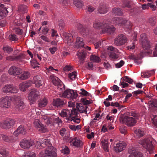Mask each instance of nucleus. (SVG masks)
I'll list each match as a JSON object with an SVG mask.
<instances>
[{
	"label": "nucleus",
	"mask_w": 157,
	"mask_h": 157,
	"mask_svg": "<svg viewBox=\"0 0 157 157\" xmlns=\"http://www.w3.org/2000/svg\"><path fill=\"white\" fill-rule=\"evenodd\" d=\"M77 75V73L75 71H74L68 74L69 78L71 80H75Z\"/></svg>",
	"instance_id": "nucleus-45"
},
{
	"label": "nucleus",
	"mask_w": 157,
	"mask_h": 157,
	"mask_svg": "<svg viewBox=\"0 0 157 157\" xmlns=\"http://www.w3.org/2000/svg\"><path fill=\"white\" fill-rule=\"evenodd\" d=\"M77 55L79 59V63L82 64L84 62V59L86 58V52L84 50L78 52L77 53Z\"/></svg>",
	"instance_id": "nucleus-20"
},
{
	"label": "nucleus",
	"mask_w": 157,
	"mask_h": 157,
	"mask_svg": "<svg viewBox=\"0 0 157 157\" xmlns=\"http://www.w3.org/2000/svg\"><path fill=\"white\" fill-rule=\"evenodd\" d=\"M2 138V139L5 142H9L11 139V137L8 136L3 134L0 135V139Z\"/></svg>",
	"instance_id": "nucleus-43"
},
{
	"label": "nucleus",
	"mask_w": 157,
	"mask_h": 157,
	"mask_svg": "<svg viewBox=\"0 0 157 157\" xmlns=\"http://www.w3.org/2000/svg\"><path fill=\"white\" fill-rule=\"evenodd\" d=\"M15 104L17 109L21 110L24 108V103L23 99L20 96H16L14 97Z\"/></svg>",
	"instance_id": "nucleus-9"
},
{
	"label": "nucleus",
	"mask_w": 157,
	"mask_h": 157,
	"mask_svg": "<svg viewBox=\"0 0 157 157\" xmlns=\"http://www.w3.org/2000/svg\"><path fill=\"white\" fill-rule=\"evenodd\" d=\"M148 105L149 108H157V100L155 99H151L149 101Z\"/></svg>",
	"instance_id": "nucleus-28"
},
{
	"label": "nucleus",
	"mask_w": 157,
	"mask_h": 157,
	"mask_svg": "<svg viewBox=\"0 0 157 157\" xmlns=\"http://www.w3.org/2000/svg\"><path fill=\"white\" fill-rule=\"evenodd\" d=\"M142 155L139 152H132L131 153L128 157H140Z\"/></svg>",
	"instance_id": "nucleus-51"
},
{
	"label": "nucleus",
	"mask_w": 157,
	"mask_h": 157,
	"mask_svg": "<svg viewBox=\"0 0 157 157\" xmlns=\"http://www.w3.org/2000/svg\"><path fill=\"white\" fill-rule=\"evenodd\" d=\"M105 23L101 22L99 21H96L93 23V27L96 29H103L104 24Z\"/></svg>",
	"instance_id": "nucleus-26"
},
{
	"label": "nucleus",
	"mask_w": 157,
	"mask_h": 157,
	"mask_svg": "<svg viewBox=\"0 0 157 157\" xmlns=\"http://www.w3.org/2000/svg\"><path fill=\"white\" fill-rule=\"evenodd\" d=\"M70 120H71V121H73V122L77 124L79 123L80 122V119L79 118H77L76 117L71 118Z\"/></svg>",
	"instance_id": "nucleus-63"
},
{
	"label": "nucleus",
	"mask_w": 157,
	"mask_h": 157,
	"mask_svg": "<svg viewBox=\"0 0 157 157\" xmlns=\"http://www.w3.org/2000/svg\"><path fill=\"white\" fill-rule=\"evenodd\" d=\"M8 71L10 75L15 76L19 75L21 72V70L18 68L12 66L9 69Z\"/></svg>",
	"instance_id": "nucleus-14"
},
{
	"label": "nucleus",
	"mask_w": 157,
	"mask_h": 157,
	"mask_svg": "<svg viewBox=\"0 0 157 157\" xmlns=\"http://www.w3.org/2000/svg\"><path fill=\"white\" fill-rule=\"evenodd\" d=\"M134 132L138 137H142L144 134V132L141 129H137Z\"/></svg>",
	"instance_id": "nucleus-44"
},
{
	"label": "nucleus",
	"mask_w": 157,
	"mask_h": 157,
	"mask_svg": "<svg viewBox=\"0 0 157 157\" xmlns=\"http://www.w3.org/2000/svg\"><path fill=\"white\" fill-rule=\"evenodd\" d=\"M30 74L28 72H24L21 75L17 76V78L22 80H25L30 77Z\"/></svg>",
	"instance_id": "nucleus-29"
},
{
	"label": "nucleus",
	"mask_w": 157,
	"mask_h": 157,
	"mask_svg": "<svg viewBox=\"0 0 157 157\" xmlns=\"http://www.w3.org/2000/svg\"><path fill=\"white\" fill-rule=\"evenodd\" d=\"M71 144L77 147H80L83 145L82 142L80 140L74 138L72 139L70 141Z\"/></svg>",
	"instance_id": "nucleus-19"
},
{
	"label": "nucleus",
	"mask_w": 157,
	"mask_h": 157,
	"mask_svg": "<svg viewBox=\"0 0 157 157\" xmlns=\"http://www.w3.org/2000/svg\"><path fill=\"white\" fill-rule=\"evenodd\" d=\"M78 114L77 111L76 109L73 108L72 110L70 111V113H69V120L71 118L77 117Z\"/></svg>",
	"instance_id": "nucleus-31"
},
{
	"label": "nucleus",
	"mask_w": 157,
	"mask_h": 157,
	"mask_svg": "<svg viewBox=\"0 0 157 157\" xmlns=\"http://www.w3.org/2000/svg\"><path fill=\"white\" fill-rule=\"evenodd\" d=\"M32 84V81H26L20 83L19 85V87L21 91L24 92L25 91L26 88L30 86Z\"/></svg>",
	"instance_id": "nucleus-16"
},
{
	"label": "nucleus",
	"mask_w": 157,
	"mask_h": 157,
	"mask_svg": "<svg viewBox=\"0 0 157 157\" xmlns=\"http://www.w3.org/2000/svg\"><path fill=\"white\" fill-rule=\"evenodd\" d=\"M9 154L8 151L5 149H0V154L4 157L7 156Z\"/></svg>",
	"instance_id": "nucleus-46"
},
{
	"label": "nucleus",
	"mask_w": 157,
	"mask_h": 157,
	"mask_svg": "<svg viewBox=\"0 0 157 157\" xmlns=\"http://www.w3.org/2000/svg\"><path fill=\"white\" fill-rule=\"evenodd\" d=\"M9 39L11 41H15L17 39L16 35L12 34L9 35Z\"/></svg>",
	"instance_id": "nucleus-57"
},
{
	"label": "nucleus",
	"mask_w": 157,
	"mask_h": 157,
	"mask_svg": "<svg viewBox=\"0 0 157 157\" xmlns=\"http://www.w3.org/2000/svg\"><path fill=\"white\" fill-rule=\"evenodd\" d=\"M41 119L43 122L45 123L47 125L51 124H52V118L47 115L43 116Z\"/></svg>",
	"instance_id": "nucleus-24"
},
{
	"label": "nucleus",
	"mask_w": 157,
	"mask_h": 157,
	"mask_svg": "<svg viewBox=\"0 0 157 157\" xmlns=\"http://www.w3.org/2000/svg\"><path fill=\"white\" fill-rule=\"evenodd\" d=\"M73 36L71 34L68 33L66 34L65 36V40L67 41V43L69 45L73 42Z\"/></svg>",
	"instance_id": "nucleus-35"
},
{
	"label": "nucleus",
	"mask_w": 157,
	"mask_h": 157,
	"mask_svg": "<svg viewBox=\"0 0 157 157\" xmlns=\"http://www.w3.org/2000/svg\"><path fill=\"white\" fill-rule=\"evenodd\" d=\"M76 45L78 47H82L84 45V42L82 38L77 37L76 39Z\"/></svg>",
	"instance_id": "nucleus-32"
},
{
	"label": "nucleus",
	"mask_w": 157,
	"mask_h": 157,
	"mask_svg": "<svg viewBox=\"0 0 157 157\" xmlns=\"http://www.w3.org/2000/svg\"><path fill=\"white\" fill-rule=\"evenodd\" d=\"M115 28L113 25H109L107 24H105L104 25L102 32L105 33H107L109 34L113 33L115 30Z\"/></svg>",
	"instance_id": "nucleus-17"
},
{
	"label": "nucleus",
	"mask_w": 157,
	"mask_h": 157,
	"mask_svg": "<svg viewBox=\"0 0 157 157\" xmlns=\"http://www.w3.org/2000/svg\"><path fill=\"white\" fill-rule=\"evenodd\" d=\"M40 94L39 91L35 90H32L28 96L30 104L34 103L40 98Z\"/></svg>",
	"instance_id": "nucleus-5"
},
{
	"label": "nucleus",
	"mask_w": 157,
	"mask_h": 157,
	"mask_svg": "<svg viewBox=\"0 0 157 157\" xmlns=\"http://www.w3.org/2000/svg\"><path fill=\"white\" fill-rule=\"evenodd\" d=\"M50 78L52 80L53 83L54 85L56 86H60L62 85L63 86V88H58L59 90H60L64 89V85L59 78L53 75H51Z\"/></svg>",
	"instance_id": "nucleus-11"
},
{
	"label": "nucleus",
	"mask_w": 157,
	"mask_h": 157,
	"mask_svg": "<svg viewBox=\"0 0 157 157\" xmlns=\"http://www.w3.org/2000/svg\"><path fill=\"white\" fill-rule=\"evenodd\" d=\"M85 105H83L81 104L77 105V108L80 113H85Z\"/></svg>",
	"instance_id": "nucleus-42"
},
{
	"label": "nucleus",
	"mask_w": 157,
	"mask_h": 157,
	"mask_svg": "<svg viewBox=\"0 0 157 157\" xmlns=\"http://www.w3.org/2000/svg\"><path fill=\"white\" fill-rule=\"evenodd\" d=\"M120 120L121 123L129 127L134 126L137 122V121L133 117L127 115L121 117Z\"/></svg>",
	"instance_id": "nucleus-1"
},
{
	"label": "nucleus",
	"mask_w": 157,
	"mask_h": 157,
	"mask_svg": "<svg viewBox=\"0 0 157 157\" xmlns=\"http://www.w3.org/2000/svg\"><path fill=\"white\" fill-rule=\"evenodd\" d=\"M62 152L64 154H68L69 153V149L68 147L67 146H65L63 147V148L62 149Z\"/></svg>",
	"instance_id": "nucleus-55"
},
{
	"label": "nucleus",
	"mask_w": 157,
	"mask_h": 157,
	"mask_svg": "<svg viewBox=\"0 0 157 157\" xmlns=\"http://www.w3.org/2000/svg\"><path fill=\"white\" fill-rule=\"evenodd\" d=\"M33 124L35 127L38 129L42 124L40 123L38 120L36 119L34 121Z\"/></svg>",
	"instance_id": "nucleus-48"
},
{
	"label": "nucleus",
	"mask_w": 157,
	"mask_h": 157,
	"mask_svg": "<svg viewBox=\"0 0 157 157\" xmlns=\"http://www.w3.org/2000/svg\"><path fill=\"white\" fill-rule=\"evenodd\" d=\"M127 114L129 116H132L133 117V118L135 119L137 121L139 119V114L136 113L135 112H128Z\"/></svg>",
	"instance_id": "nucleus-41"
},
{
	"label": "nucleus",
	"mask_w": 157,
	"mask_h": 157,
	"mask_svg": "<svg viewBox=\"0 0 157 157\" xmlns=\"http://www.w3.org/2000/svg\"><path fill=\"white\" fill-rule=\"evenodd\" d=\"M124 63V62L122 60H121L120 62L117 63L115 65L116 67L117 68H119L121 67Z\"/></svg>",
	"instance_id": "nucleus-59"
},
{
	"label": "nucleus",
	"mask_w": 157,
	"mask_h": 157,
	"mask_svg": "<svg viewBox=\"0 0 157 157\" xmlns=\"http://www.w3.org/2000/svg\"><path fill=\"white\" fill-rule=\"evenodd\" d=\"M112 13L114 15L118 16H121L123 13L121 10L120 8H114L112 9Z\"/></svg>",
	"instance_id": "nucleus-30"
},
{
	"label": "nucleus",
	"mask_w": 157,
	"mask_h": 157,
	"mask_svg": "<svg viewBox=\"0 0 157 157\" xmlns=\"http://www.w3.org/2000/svg\"><path fill=\"white\" fill-rule=\"evenodd\" d=\"M78 96L76 91L70 89L65 90L63 93L62 97L69 99L71 100L76 99Z\"/></svg>",
	"instance_id": "nucleus-3"
},
{
	"label": "nucleus",
	"mask_w": 157,
	"mask_h": 157,
	"mask_svg": "<svg viewBox=\"0 0 157 157\" xmlns=\"http://www.w3.org/2000/svg\"><path fill=\"white\" fill-rule=\"evenodd\" d=\"M13 120H10L8 122H2L1 123L0 126L1 127L5 129H9L13 125Z\"/></svg>",
	"instance_id": "nucleus-23"
},
{
	"label": "nucleus",
	"mask_w": 157,
	"mask_h": 157,
	"mask_svg": "<svg viewBox=\"0 0 157 157\" xmlns=\"http://www.w3.org/2000/svg\"><path fill=\"white\" fill-rule=\"evenodd\" d=\"M140 41L142 44V46L145 49H148L150 47V43L147 39V36L145 34L141 35Z\"/></svg>",
	"instance_id": "nucleus-7"
},
{
	"label": "nucleus",
	"mask_w": 157,
	"mask_h": 157,
	"mask_svg": "<svg viewBox=\"0 0 157 157\" xmlns=\"http://www.w3.org/2000/svg\"><path fill=\"white\" fill-rule=\"evenodd\" d=\"M123 19L118 17H115L113 18V23L117 25H121L123 24Z\"/></svg>",
	"instance_id": "nucleus-27"
},
{
	"label": "nucleus",
	"mask_w": 157,
	"mask_h": 157,
	"mask_svg": "<svg viewBox=\"0 0 157 157\" xmlns=\"http://www.w3.org/2000/svg\"><path fill=\"white\" fill-rule=\"evenodd\" d=\"M2 91L5 93H16L17 92L18 89L17 87L11 85L7 84L2 88Z\"/></svg>",
	"instance_id": "nucleus-8"
},
{
	"label": "nucleus",
	"mask_w": 157,
	"mask_h": 157,
	"mask_svg": "<svg viewBox=\"0 0 157 157\" xmlns=\"http://www.w3.org/2000/svg\"><path fill=\"white\" fill-rule=\"evenodd\" d=\"M101 143L104 150L106 152H109V150L108 149V141L104 139L102 140Z\"/></svg>",
	"instance_id": "nucleus-36"
},
{
	"label": "nucleus",
	"mask_w": 157,
	"mask_h": 157,
	"mask_svg": "<svg viewBox=\"0 0 157 157\" xmlns=\"http://www.w3.org/2000/svg\"><path fill=\"white\" fill-rule=\"evenodd\" d=\"M108 10V8L107 7L105 4L100 3L98 6L97 11L100 14L106 13Z\"/></svg>",
	"instance_id": "nucleus-18"
},
{
	"label": "nucleus",
	"mask_w": 157,
	"mask_h": 157,
	"mask_svg": "<svg viewBox=\"0 0 157 157\" xmlns=\"http://www.w3.org/2000/svg\"><path fill=\"white\" fill-rule=\"evenodd\" d=\"M26 133V130L24 127L22 125L20 126L17 128V130L13 132V134L16 136H17L19 134H21L25 135Z\"/></svg>",
	"instance_id": "nucleus-22"
},
{
	"label": "nucleus",
	"mask_w": 157,
	"mask_h": 157,
	"mask_svg": "<svg viewBox=\"0 0 157 157\" xmlns=\"http://www.w3.org/2000/svg\"><path fill=\"white\" fill-rule=\"evenodd\" d=\"M74 4L78 8H81L83 5V3L80 0H74Z\"/></svg>",
	"instance_id": "nucleus-40"
},
{
	"label": "nucleus",
	"mask_w": 157,
	"mask_h": 157,
	"mask_svg": "<svg viewBox=\"0 0 157 157\" xmlns=\"http://www.w3.org/2000/svg\"><path fill=\"white\" fill-rule=\"evenodd\" d=\"M70 113V110L67 109H64L62 110L61 113H59L60 115L62 117H65L66 118L69 120L68 114Z\"/></svg>",
	"instance_id": "nucleus-33"
},
{
	"label": "nucleus",
	"mask_w": 157,
	"mask_h": 157,
	"mask_svg": "<svg viewBox=\"0 0 157 157\" xmlns=\"http://www.w3.org/2000/svg\"><path fill=\"white\" fill-rule=\"evenodd\" d=\"M154 70L151 71H145L144 73H141V76L144 78H148L150 77L151 75L154 73Z\"/></svg>",
	"instance_id": "nucleus-37"
},
{
	"label": "nucleus",
	"mask_w": 157,
	"mask_h": 157,
	"mask_svg": "<svg viewBox=\"0 0 157 157\" xmlns=\"http://www.w3.org/2000/svg\"><path fill=\"white\" fill-rule=\"evenodd\" d=\"M120 132L124 134H126L127 132L126 128L124 126H121L120 128Z\"/></svg>",
	"instance_id": "nucleus-61"
},
{
	"label": "nucleus",
	"mask_w": 157,
	"mask_h": 157,
	"mask_svg": "<svg viewBox=\"0 0 157 157\" xmlns=\"http://www.w3.org/2000/svg\"><path fill=\"white\" fill-rule=\"evenodd\" d=\"M48 103V101L46 98L41 99L39 101L38 106L40 108H42L46 106Z\"/></svg>",
	"instance_id": "nucleus-34"
},
{
	"label": "nucleus",
	"mask_w": 157,
	"mask_h": 157,
	"mask_svg": "<svg viewBox=\"0 0 157 157\" xmlns=\"http://www.w3.org/2000/svg\"><path fill=\"white\" fill-rule=\"evenodd\" d=\"M20 144L22 148L27 149L29 148L33 145V142L26 139H24L21 140Z\"/></svg>",
	"instance_id": "nucleus-13"
},
{
	"label": "nucleus",
	"mask_w": 157,
	"mask_h": 157,
	"mask_svg": "<svg viewBox=\"0 0 157 157\" xmlns=\"http://www.w3.org/2000/svg\"><path fill=\"white\" fill-rule=\"evenodd\" d=\"M38 130L42 132H45L48 131V129L46 127V126H44V125L42 124L40 127L38 129Z\"/></svg>",
	"instance_id": "nucleus-50"
},
{
	"label": "nucleus",
	"mask_w": 157,
	"mask_h": 157,
	"mask_svg": "<svg viewBox=\"0 0 157 157\" xmlns=\"http://www.w3.org/2000/svg\"><path fill=\"white\" fill-rule=\"evenodd\" d=\"M152 123L156 127H157V118L156 115L153 116V117L151 118Z\"/></svg>",
	"instance_id": "nucleus-56"
},
{
	"label": "nucleus",
	"mask_w": 157,
	"mask_h": 157,
	"mask_svg": "<svg viewBox=\"0 0 157 157\" xmlns=\"http://www.w3.org/2000/svg\"><path fill=\"white\" fill-rule=\"evenodd\" d=\"M128 39L126 36L122 34H119L115 39L114 44L116 46H121L124 44Z\"/></svg>",
	"instance_id": "nucleus-6"
},
{
	"label": "nucleus",
	"mask_w": 157,
	"mask_h": 157,
	"mask_svg": "<svg viewBox=\"0 0 157 157\" xmlns=\"http://www.w3.org/2000/svg\"><path fill=\"white\" fill-rule=\"evenodd\" d=\"M3 49L5 52L8 53L12 52L13 50L12 48L9 46L3 47Z\"/></svg>",
	"instance_id": "nucleus-54"
},
{
	"label": "nucleus",
	"mask_w": 157,
	"mask_h": 157,
	"mask_svg": "<svg viewBox=\"0 0 157 157\" xmlns=\"http://www.w3.org/2000/svg\"><path fill=\"white\" fill-rule=\"evenodd\" d=\"M8 13L7 8L3 4L0 3V17H5Z\"/></svg>",
	"instance_id": "nucleus-25"
},
{
	"label": "nucleus",
	"mask_w": 157,
	"mask_h": 157,
	"mask_svg": "<svg viewBox=\"0 0 157 157\" xmlns=\"http://www.w3.org/2000/svg\"><path fill=\"white\" fill-rule=\"evenodd\" d=\"M122 80L130 84L132 83L133 81L132 79L127 76H125L124 77L122 78Z\"/></svg>",
	"instance_id": "nucleus-52"
},
{
	"label": "nucleus",
	"mask_w": 157,
	"mask_h": 157,
	"mask_svg": "<svg viewBox=\"0 0 157 157\" xmlns=\"http://www.w3.org/2000/svg\"><path fill=\"white\" fill-rule=\"evenodd\" d=\"M111 105L112 106H116L117 107L118 109H120L123 107V106L120 105L118 102H115L114 103L111 102Z\"/></svg>",
	"instance_id": "nucleus-58"
},
{
	"label": "nucleus",
	"mask_w": 157,
	"mask_h": 157,
	"mask_svg": "<svg viewBox=\"0 0 157 157\" xmlns=\"http://www.w3.org/2000/svg\"><path fill=\"white\" fill-rule=\"evenodd\" d=\"M125 143L124 142L122 141L117 143L114 147V150L116 152H119L124 150L125 147Z\"/></svg>",
	"instance_id": "nucleus-15"
},
{
	"label": "nucleus",
	"mask_w": 157,
	"mask_h": 157,
	"mask_svg": "<svg viewBox=\"0 0 157 157\" xmlns=\"http://www.w3.org/2000/svg\"><path fill=\"white\" fill-rule=\"evenodd\" d=\"M109 55L110 58L112 60H115L118 58V56L113 52H110L109 54Z\"/></svg>",
	"instance_id": "nucleus-47"
},
{
	"label": "nucleus",
	"mask_w": 157,
	"mask_h": 157,
	"mask_svg": "<svg viewBox=\"0 0 157 157\" xmlns=\"http://www.w3.org/2000/svg\"><path fill=\"white\" fill-rule=\"evenodd\" d=\"M85 66L86 68L89 70H91L93 67V64L91 62H88L85 64Z\"/></svg>",
	"instance_id": "nucleus-53"
},
{
	"label": "nucleus",
	"mask_w": 157,
	"mask_h": 157,
	"mask_svg": "<svg viewBox=\"0 0 157 157\" xmlns=\"http://www.w3.org/2000/svg\"><path fill=\"white\" fill-rule=\"evenodd\" d=\"M59 133L62 136H65L67 133L66 129L65 128H62L59 131Z\"/></svg>",
	"instance_id": "nucleus-60"
},
{
	"label": "nucleus",
	"mask_w": 157,
	"mask_h": 157,
	"mask_svg": "<svg viewBox=\"0 0 157 157\" xmlns=\"http://www.w3.org/2000/svg\"><path fill=\"white\" fill-rule=\"evenodd\" d=\"M51 145L50 140L48 139L44 140L43 142L41 144V146L43 148L45 147L46 146H48V147H51Z\"/></svg>",
	"instance_id": "nucleus-38"
},
{
	"label": "nucleus",
	"mask_w": 157,
	"mask_h": 157,
	"mask_svg": "<svg viewBox=\"0 0 157 157\" xmlns=\"http://www.w3.org/2000/svg\"><path fill=\"white\" fill-rule=\"evenodd\" d=\"M24 157H35L36 154L35 153L33 152L31 153H27L25 155H23Z\"/></svg>",
	"instance_id": "nucleus-62"
},
{
	"label": "nucleus",
	"mask_w": 157,
	"mask_h": 157,
	"mask_svg": "<svg viewBox=\"0 0 157 157\" xmlns=\"http://www.w3.org/2000/svg\"><path fill=\"white\" fill-rule=\"evenodd\" d=\"M56 150L53 147L47 148L44 152H41L39 154V157H56Z\"/></svg>",
	"instance_id": "nucleus-2"
},
{
	"label": "nucleus",
	"mask_w": 157,
	"mask_h": 157,
	"mask_svg": "<svg viewBox=\"0 0 157 157\" xmlns=\"http://www.w3.org/2000/svg\"><path fill=\"white\" fill-rule=\"evenodd\" d=\"M33 82L36 87H40L42 85V77L39 75L35 76L33 78Z\"/></svg>",
	"instance_id": "nucleus-21"
},
{
	"label": "nucleus",
	"mask_w": 157,
	"mask_h": 157,
	"mask_svg": "<svg viewBox=\"0 0 157 157\" xmlns=\"http://www.w3.org/2000/svg\"><path fill=\"white\" fill-rule=\"evenodd\" d=\"M10 105V99L9 97L6 96L0 99V107L3 108H7Z\"/></svg>",
	"instance_id": "nucleus-10"
},
{
	"label": "nucleus",
	"mask_w": 157,
	"mask_h": 157,
	"mask_svg": "<svg viewBox=\"0 0 157 157\" xmlns=\"http://www.w3.org/2000/svg\"><path fill=\"white\" fill-rule=\"evenodd\" d=\"M91 60L94 62L98 63L101 61V59L99 56H96L94 55H92L90 56Z\"/></svg>",
	"instance_id": "nucleus-39"
},
{
	"label": "nucleus",
	"mask_w": 157,
	"mask_h": 157,
	"mask_svg": "<svg viewBox=\"0 0 157 157\" xmlns=\"http://www.w3.org/2000/svg\"><path fill=\"white\" fill-rule=\"evenodd\" d=\"M18 9L20 11L25 13L27 12V7L26 6L21 5L19 7Z\"/></svg>",
	"instance_id": "nucleus-49"
},
{
	"label": "nucleus",
	"mask_w": 157,
	"mask_h": 157,
	"mask_svg": "<svg viewBox=\"0 0 157 157\" xmlns=\"http://www.w3.org/2000/svg\"><path fill=\"white\" fill-rule=\"evenodd\" d=\"M82 92H80V94L86 96H89V93L83 89H81Z\"/></svg>",
	"instance_id": "nucleus-64"
},
{
	"label": "nucleus",
	"mask_w": 157,
	"mask_h": 157,
	"mask_svg": "<svg viewBox=\"0 0 157 157\" xmlns=\"http://www.w3.org/2000/svg\"><path fill=\"white\" fill-rule=\"evenodd\" d=\"M67 103L66 100L60 98H57L53 100V105L55 107H62Z\"/></svg>",
	"instance_id": "nucleus-12"
},
{
	"label": "nucleus",
	"mask_w": 157,
	"mask_h": 157,
	"mask_svg": "<svg viewBox=\"0 0 157 157\" xmlns=\"http://www.w3.org/2000/svg\"><path fill=\"white\" fill-rule=\"evenodd\" d=\"M139 143L148 151H151L153 149V145L151 138H147L140 140Z\"/></svg>",
	"instance_id": "nucleus-4"
}]
</instances>
